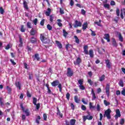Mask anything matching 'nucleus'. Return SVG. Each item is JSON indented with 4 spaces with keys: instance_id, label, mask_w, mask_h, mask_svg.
Listing matches in <instances>:
<instances>
[{
    "instance_id": "f257e3e1",
    "label": "nucleus",
    "mask_w": 125,
    "mask_h": 125,
    "mask_svg": "<svg viewBox=\"0 0 125 125\" xmlns=\"http://www.w3.org/2000/svg\"><path fill=\"white\" fill-rule=\"evenodd\" d=\"M40 40L42 41V42L45 44L49 43L50 42V40L44 37V34H41L40 35Z\"/></svg>"
},
{
    "instance_id": "f03ea898",
    "label": "nucleus",
    "mask_w": 125,
    "mask_h": 125,
    "mask_svg": "<svg viewBox=\"0 0 125 125\" xmlns=\"http://www.w3.org/2000/svg\"><path fill=\"white\" fill-rule=\"evenodd\" d=\"M112 111H111V109H108L104 111V117L105 118V117H107L108 120H110L111 119V113Z\"/></svg>"
},
{
    "instance_id": "7ed1b4c3",
    "label": "nucleus",
    "mask_w": 125,
    "mask_h": 125,
    "mask_svg": "<svg viewBox=\"0 0 125 125\" xmlns=\"http://www.w3.org/2000/svg\"><path fill=\"white\" fill-rule=\"evenodd\" d=\"M87 113L88 114V115L83 116V122H85L86 120H88L89 121H90L92 120V119H93V117H92V116H90V112L88 111L87 112Z\"/></svg>"
},
{
    "instance_id": "20e7f679",
    "label": "nucleus",
    "mask_w": 125,
    "mask_h": 125,
    "mask_svg": "<svg viewBox=\"0 0 125 125\" xmlns=\"http://www.w3.org/2000/svg\"><path fill=\"white\" fill-rule=\"evenodd\" d=\"M37 101H38V100H37V98L34 97L33 98V103L34 105L36 106L37 110H39V109H40V108H41V104L38 103L37 104Z\"/></svg>"
},
{
    "instance_id": "39448f33",
    "label": "nucleus",
    "mask_w": 125,
    "mask_h": 125,
    "mask_svg": "<svg viewBox=\"0 0 125 125\" xmlns=\"http://www.w3.org/2000/svg\"><path fill=\"white\" fill-rule=\"evenodd\" d=\"M115 112L116 114L114 116V118L115 120H117L118 119H119V118L121 117V116H122V115L121 114V111L119 109H116Z\"/></svg>"
},
{
    "instance_id": "423d86ee",
    "label": "nucleus",
    "mask_w": 125,
    "mask_h": 125,
    "mask_svg": "<svg viewBox=\"0 0 125 125\" xmlns=\"http://www.w3.org/2000/svg\"><path fill=\"white\" fill-rule=\"evenodd\" d=\"M105 93L107 97H109V96H110V84L109 83L106 84L105 87Z\"/></svg>"
},
{
    "instance_id": "0eeeda50",
    "label": "nucleus",
    "mask_w": 125,
    "mask_h": 125,
    "mask_svg": "<svg viewBox=\"0 0 125 125\" xmlns=\"http://www.w3.org/2000/svg\"><path fill=\"white\" fill-rule=\"evenodd\" d=\"M66 75L67 77H72L73 75H74V72H73V70H72V69H71V68H67Z\"/></svg>"
},
{
    "instance_id": "6e6552de",
    "label": "nucleus",
    "mask_w": 125,
    "mask_h": 125,
    "mask_svg": "<svg viewBox=\"0 0 125 125\" xmlns=\"http://www.w3.org/2000/svg\"><path fill=\"white\" fill-rule=\"evenodd\" d=\"M59 84H61V83H60L59 81L57 80L54 81L52 83H51V85L53 87L57 86V85H59Z\"/></svg>"
},
{
    "instance_id": "1a4fd4ad",
    "label": "nucleus",
    "mask_w": 125,
    "mask_h": 125,
    "mask_svg": "<svg viewBox=\"0 0 125 125\" xmlns=\"http://www.w3.org/2000/svg\"><path fill=\"white\" fill-rule=\"evenodd\" d=\"M74 65H80L81 63H82V59L81 58L78 57L77 59L76 62H73Z\"/></svg>"
},
{
    "instance_id": "9d476101",
    "label": "nucleus",
    "mask_w": 125,
    "mask_h": 125,
    "mask_svg": "<svg viewBox=\"0 0 125 125\" xmlns=\"http://www.w3.org/2000/svg\"><path fill=\"white\" fill-rule=\"evenodd\" d=\"M104 39L106 40L107 42H111V40H110V35H109V34H105Z\"/></svg>"
},
{
    "instance_id": "9b49d317",
    "label": "nucleus",
    "mask_w": 125,
    "mask_h": 125,
    "mask_svg": "<svg viewBox=\"0 0 125 125\" xmlns=\"http://www.w3.org/2000/svg\"><path fill=\"white\" fill-rule=\"evenodd\" d=\"M77 27H82V22L78 21H75V24L74 25V28H77Z\"/></svg>"
},
{
    "instance_id": "f8f14e48",
    "label": "nucleus",
    "mask_w": 125,
    "mask_h": 125,
    "mask_svg": "<svg viewBox=\"0 0 125 125\" xmlns=\"http://www.w3.org/2000/svg\"><path fill=\"white\" fill-rule=\"evenodd\" d=\"M111 42H112V44L114 47H117V46H118V44L117 43V41H116V39H115V38L112 39Z\"/></svg>"
},
{
    "instance_id": "ddd939ff",
    "label": "nucleus",
    "mask_w": 125,
    "mask_h": 125,
    "mask_svg": "<svg viewBox=\"0 0 125 125\" xmlns=\"http://www.w3.org/2000/svg\"><path fill=\"white\" fill-rule=\"evenodd\" d=\"M83 50H84V54L88 55V46L84 45L83 46Z\"/></svg>"
},
{
    "instance_id": "4468645a",
    "label": "nucleus",
    "mask_w": 125,
    "mask_h": 125,
    "mask_svg": "<svg viewBox=\"0 0 125 125\" xmlns=\"http://www.w3.org/2000/svg\"><path fill=\"white\" fill-rule=\"evenodd\" d=\"M45 86L46 87H47V93H48V94H51V93H52V92L51 91V90H50V88L49 87V84H48V83H47L45 84Z\"/></svg>"
},
{
    "instance_id": "2eb2a0df",
    "label": "nucleus",
    "mask_w": 125,
    "mask_h": 125,
    "mask_svg": "<svg viewBox=\"0 0 125 125\" xmlns=\"http://www.w3.org/2000/svg\"><path fill=\"white\" fill-rule=\"evenodd\" d=\"M23 4L24 8H25L26 10H28V9H29V7H28V2L24 0L23 2Z\"/></svg>"
},
{
    "instance_id": "dca6fc26",
    "label": "nucleus",
    "mask_w": 125,
    "mask_h": 125,
    "mask_svg": "<svg viewBox=\"0 0 125 125\" xmlns=\"http://www.w3.org/2000/svg\"><path fill=\"white\" fill-rule=\"evenodd\" d=\"M88 54L91 58H93L94 57V54H93V50L90 49L89 50Z\"/></svg>"
},
{
    "instance_id": "f3484780",
    "label": "nucleus",
    "mask_w": 125,
    "mask_h": 125,
    "mask_svg": "<svg viewBox=\"0 0 125 125\" xmlns=\"http://www.w3.org/2000/svg\"><path fill=\"white\" fill-rule=\"evenodd\" d=\"M47 10V11H46L45 13L46 16H50V13H51V9L48 8Z\"/></svg>"
},
{
    "instance_id": "a211bd4d",
    "label": "nucleus",
    "mask_w": 125,
    "mask_h": 125,
    "mask_svg": "<svg viewBox=\"0 0 125 125\" xmlns=\"http://www.w3.org/2000/svg\"><path fill=\"white\" fill-rule=\"evenodd\" d=\"M105 63L106 65V67H107L108 69H110V68H111V63L110 62V60H105Z\"/></svg>"
},
{
    "instance_id": "6ab92c4d",
    "label": "nucleus",
    "mask_w": 125,
    "mask_h": 125,
    "mask_svg": "<svg viewBox=\"0 0 125 125\" xmlns=\"http://www.w3.org/2000/svg\"><path fill=\"white\" fill-rule=\"evenodd\" d=\"M57 115H59L61 118H63V114L61 113V112H60V110L58 107H57Z\"/></svg>"
},
{
    "instance_id": "aec40b11",
    "label": "nucleus",
    "mask_w": 125,
    "mask_h": 125,
    "mask_svg": "<svg viewBox=\"0 0 125 125\" xmlns=\"http://www.w3.org/2000/svg\"><path fill=\"white\" fill-rule=\"evenodd\" d=\"M20 44H19V47H22L23 46V39L21 37H20V40H19Z\"/></svg>"
},
{
    "instance_id": "412c9836",
    "label": "nucleus",
    "mask_w": 125,
    "mask_h": 125,
    "mask_svg": "<svg viewBox=\"0 0 125 125\" xmlns=\"http://www.w3.org/2000/svg\"><path fill=\"white\" fill-rule=\"evenodd\" d=\"M56 43L58 46L59 48L61 49L62 47V44H61V42L58 41H56Z\"/></svg>"
},
{
    "instance_id": "4be33fe9",
    "label": "nucleus",
    "mask_w": 125,
    "mask_h": 125,
    "mask_svg": "<svg viewBox=\"0 0 125 125\" xmlns=\"http://www.w3.org/2000/svg\"><path fill=\"white\" fill-rule=\"evenodd\" d=\"M41 119L42 118H41V116L38 115L35 120L36 124L40 125V120H41Z\"/></svg>"
},
{
    "instance_id": "5701e85b",
    "label": "nucleus",
    "mask_w": 125,
    "mask_h": 125,
    "mask_svg": "<svg viewBox=\"0 0 125 125\" xmlns=\"http://www.w3.org/2000/svg\"><path fill=\"white\" fill-rule=\"evenodd\" d=\"M37 60V61H40V59H41V58L39 57V54H35L34 55V60Z\"/></svg>"
},
{
    "instance_id": "b1692460",
    "label": "nucleus",
    "mask_w": 125,
    "mask_h": 125,
    "mask_svg": "<svg viewBox=\"0 0 125 125\" xmlns=\"http://www.w3.org/2000/svg\"><path fill=\"white\" fill-rule=\"evenodd\" d=\"M74 38L75 39V42L76 43H78V44H79L80 43V39H79V38H78V36L75 35L74 36Z\"/></svg>"
},
{
    "instance_id": "393cba45",
    "label": "nucleus",
    "mask_w": 125,
    "mask_h": 125,
    "mask_svg": "<svg viewBox=\"0 0 125 125\" xmlns=\"http://www.w3.org/2000/svg\"><path fill=\"white\" fill-rule=\"evenodd\" d=\"M61 19H58L57 20V24L59 26V27H62V26H63V24H62V23H61Z\"/></svg>"
},
{
    "instance_id": "a878e982",
    "label": "nucleus",
    "mask_w": 125,
    "mask_h": 125,
    "mask_svg": "<svg viewBox=\"0 0 125 125\" xmlns=\"http://www.w3.org/2000/svg\"><path fill=\"white\" fill-rule=\"evenodd\" d=\"M30 35H31V36H35V35H36V31L35 30V29H34L33 28H32V29L30 30Z\"/></svg>"
},
{
    "instance_id": "bb28decb",
    "label": "nucleus",
    "mask_w": 125,
    "mask_h": 125,
    "mask_svg": "<svg viewBox=\"0 0 125 125\" xmlns=\"http://www.w3.org/2000/svg\"><path fill=\"white\" fill-rule=\"evenodd\" d=\"M105 80V75L103 74L99 78V82H103Z\"/></svg>"
},
{
    "instance_id": "cd10ccee",
    "label": "nucleus",
    "mask_w": 125,
    "mask_h": 125,
    "mask_svg": "<svg viewBox=\"0 0 125 125\" xmlns=\"http://www.w3.org/2000/svg\"><path fill=\"white\" fill-rule=\"evenodd\" d=\"M15 85H16L17 87H19V90L21 89V83L20 82H18V83L17 82L15 83Z\"/></svg>"
},
{
    "instance_id": "c85d7f7f",
    "label": "nucleus",
    "mask_w": 125,
    "mask_h": 125,
    "mask_svg": "<svg viewBox=\"0 0 125 125\" xmlns=\"http://www.w3.org/2000/svg\"><path fill=\"white\" fill-rule=\"evenodd\" d=\"M30 42L32 43H35V42H37V39L35 37H32L30 39Z\"/></svg>"
},
{
    "instance_id": "c756f323",
    "label": "nucleus",
    "mask_w": 125,
    "mask_h": 125,
    "mask_svg": "<svg viewBox=\"0 0 125 125\" xmlns=\"http://www.w3.org/2000/svg\"><path fill=\"white\" fill-rule=\"evenodd\" d=\"M76 119H71L70 121V125H76Z\"/></svg>"
},
{
    "instance_id": "7c9ffc66",
    "label": "nucleus",
    "mask_w": 125,
    "mask_h": 125,
    "mask_svg": "<svg viewBox=\"0 0 125 125\" xmlns=\"http://www.w3.org/2000/svg\"><path fill=\"white\" fill-rule=\"evenodd\" d=\"M119 40L121 42H124V38H123V36H122L121 33L119 34Z\"/></svg>"
},
{
    "instance_id": "2f4dec72",
    "label": "nucleus",
    "mask_w": 125,
    "mask_h": 125,
    "mask_svg": "<svg viewBox=\"0 0 125 125\" xmlns=\"http://www.w3.org/2000/svg\"><path fill=\"white\" fill-rule=\"evenodd\" d=\"M87 22H84L83 25V30L86 29V28H87Z\"/></svg>"
},
{
    "instance_id": "473e14b6",
    "label": "nucleus",
    "mask_w": 125,
    "mask_h": 125,
    "mask_svg": "<svg viewBox=\"0 0 125 125\" xmlns=\"http://www.w3.org/2000/svg\"><path fill=\"white\" fill-rule=\"evenodd\" d=\"M24 113H25V115L27 117L30 116V112H29V109H26L25 110L23 111Z\"/></svg>"
},
{
    "instance_id": "72a5a7b5",
    "label": "nucleus",
    "mask_w": 125,
    "mask_h": 125,
    "mask_svg": "<svg viewBox=\"0 0 125 125\" xmlns=\"http://www.w3.org/2000/svg\"><path fill=\"white\" fill-rule=\"evenodd\" d=\"M54 19V16H53V15H51L49 16V21L51 22V23H52L53 22Z\"/></svg>"
},
{
    "instance_id": "f704fd0d",
    "label": "nucleus",
    "mask_w": 125,
    "mask_h": 125,
    "mask_svg": "<svg viewBox=\"0 0 125 125\" xmlns=\"http://www.w3.org/2000/svg\"><path fill=\"white\" fill-rule=\"evenodd\" d=\"M74 101L75 102H76V103H79L80 100H79V98L78 97V96H75Z\"/></svg>"
},
{
    "instance_id": "c9c22d12",
    "label": "nucleus",
    "mask_w": 125,
    "mask_h": 125,
    "mask_svg": "<svg viewBox=\"0 0 125 125\" xmlns=\"http://www.w3.org/2000/svg\"><path fill=\"white\" fill-rule=\"evenodd\" d=\"M89 107L90 110H92V109H95V106L92 105V103L91 102L89 103Z\"/></svg>"
},
{
    "instance_id": "e433bc0d",
    "label": "nucleus",
    "mask_w": 125,
    "mask_h": 125,
    "mask_svg": "<svg viewBox=\"0 0 125 125\" xmlns=\"http://www.w3.org/2000/svg\"><path fill=\"white\" fill-rule=\"evenodd\" d=\"M26 25L28 29H32V23L30 22H27Z\"/></svg>"
},
{
    "instance_id": "4c0bfd02",
    "label": "nucleus",
    "mask_w": 125,
    "mask_h": 125,
    "mask_svg": "<svg viewBox=\"0 0 125 125\" xmlns=\"http://www.w3.org/2000/svg\"><path fill=\"white\" fill-rule=\"evenodd\" d=\"M119 85L120 86H122V87H124V85H125V84L124 83V81H123L122 80H121L120 81H119Z\"/></svg>"
},
{
    "instance_id": "58836bf2",
    "label": "nucleus",
    "mask_w": 125,
    "mask_h": 125,
    "mask_svg": "<svg viewBox=\"0 0 125 125\" xmlns=\"http://www.w3.org/2000/svg\"><path fill=\"white\" fill-rule=\"evenodd\" d=\"M91 93L92 95L93 98L94 99H96V96L95 95V93L94 92V91L93 90V89H92Z\"/></svg>"
},
{
    "instance_id": "ea45409f",
    "label": "nucleus",
    "mask_w": 125,
    "mask_h": 125,
    "mask_svg": "<svg viewBox=\"0 0 125 125\" xmlns=\"http://www.w3.org/2000/svg\"><path fill=\"white\" fill-rule=\"evenodd\" d=\"M25 31H26V29L24 28V25H21V33H24Z\"/></svg>"
},
{
    "instance_id": "a19ab883",
    "label": "nucleus",
    "mask_w": 125,
    "mask_h": 125,
    "mask_svg": "<svg viewBox=\"0 0 125 125\" xmlns=\"http://www.w3.org/2000/svg\"><path fill=\"white\" fill-rule=\"evenodd\" d=\"M62 31L63 33V37H64V38H66L67 36L68 35V32H67L65 29H63Z\"/></svg>"
},
{
    "instance_id": "79ce46f5",
    "label": "nucleus",
    "mask_w": 125,
    "mask_h": 125,
    "mask_svg": "<svg viewBox=\"0 0 125 125\" xmlns=\"http://www.w3.org/2000/svg\"><path fill=\"white\" fill-rule=\"evenodd\" d=\"M78 83L80 84L79 85H82L83 84V80L80 79L78 81Z\"/></svg>"
},
{
    "instance_id": "37998d69",
    "label": "nucleus",
    "mask_w": 125,
    "mask_h": 125,
    "mask_svg": "<svg viewBox=\"0 0 125 125\" xmlns=\"http://www.w3.org/2000/svg\"><path fill=\"white\" fill-rule=\"evenodd\" d=\"M79 87L81 90H84L85 89V87H84V86L83 85H79Z\"/></svg>"
},
{
    "instance_id": "c03bdc74",
    "label": "nucleus",
    "mask_w": 125,
    "mask_h": 125,
    "mask_svg": "<svg viewBox=\"0 0 125 125\" xmlns=\"http://www.w3.org/2000/svg\"><path fill=\"white\" fill-rule=\"evenodd\" d=\"M104 103L105 106H108V105H110L111 104L110 102H108L106 100L104 101Z\"/></svg>"
},
{
    "instance_id": "a18cd8bd",
    "label": "nucleus",
    "mask_w": 125,
    "mask_h": 125,
    "mask_svg": "<svg viewBox=\"0 0 125 125\" xmlns=\"http://www.w3.org/2000/svg\"><path fill=\"white\" fill-rule=\"evenodd\" d=\"M6 89L7 90V91H8L9 93H10V92L12 91V89H11V88L10 87H9V86H6Z\"/></svg>"
},
{
    "instance_id": "49530a36",
    "label": "nucleus",
    "mask_w": 125,
    "mask_h": 125,
    "mask_svg": "<svg viewBox=\"0 0 125 125\" xmlns=\"http://www.w3.org/2000/svg\"><path fill=\"white\" fill-rule=\"evenodd\" d=\"M43 118L44 121H47V115H46V114L44 113L43 114Z\"/></svg>"
},
{
    "instance_id": "de8ad7c7",
    "label": "nucleus",
    "mask_w": 125,
    "mask_h": 125,
    "mask_svg": "<svg viewBox=\"0 0 125 125\" xmlns=\"http://www.w3.org/2000/svg\"><path fill=\"white\" fill-rule=\"evenodd\" d=\"M0 14H3L4 13V10L2 7H0Z\"/></svg>"
},
{
    "instance_id": "09e8293b",
    "label": "nucleus",
    "mask_w": 125,
    "mask_h": 125,
    "mask_svg": "<svg viewBox=\"0 0 125 125\" xmlns=\"http://www.w3.org/2000/svg\"><path fill=\"white\" fill-rule=\"evenodd\" d=\"M47 28L48 29V30H49V31H51V30H52V26H51L50 24H47Z\"/></svg>"
},
{
    "instance_id": "8fccbe9b",
    "label": "nucleus",
    "mask_w": 125,
    "mask_h": 125,
    "mask_svg": "<svg viewBox=\"0 0 125 125\" xmlns=\"http://www.w3.org/2000/svg\"><path fill=\"white\" fill-rule=\"evenodd\" d=\"M81 109L83 110V111H85V110H86V107L85 105L82 104L81 106Z\"/></svg>"
},
{
    "instance_id": "3c124183",
    "label": "nucleus",
    "mask_w": 125,
    "mask_h": 125,
    "mask_svg": "<svg viewBox=\"0 0 125 125\" xmlns=\"http://www.w3.org/2000/svg\"><path fill=\"white\" fill-rule=\"evenodd\" d=\"M58 87L59 88L60 92H62V84H59L58 86Z\"/></svg>"
},
{
    "instance_id": "603ef678",
    "label": "nucleus",
    "mask_w": 125,
    "mask_h": 125,
    "mask_svg": "<svg viewBox=\"0 0 125 125\" xmlns=\"http://www.w3.org/2000/svg\"><path fill=\"white\" fill-rule=\"evenodd\" d=\"M87 82L90 84V85H92V84H93V82L91 81V79H88Z\"/></svg>"
},
{
    "instance_id": "864d4df0",
    "label": "nucleus",
    "mask_w": 125,
    "mask_h": 125,
    "mask_svg": "<svg viewBox=\"0 0 125 125\" xmlns=\"http://www.w3.org/2000/svg\"><path fill=\"white\" fill-rule=\"evenodd\" d=\"M91 30V36H92V37H95V36H96V33H95V32L92 31V30L90 29Z\"/></svg>"
},
{
    "instance_id": "5fc2aeb1",
    "label": "nucleus",
    "mask_w": 125,
    "mask_h": 125,
    "mask_svg": "<svg viewBox=\"0 0 125 125\" xmlns=\"http://www.w3.org/2000/svg\"><path fill=\"white\" fill-rule=\"evenodd\" d=\"M116 13L117 16H120V9H119V8H117L116 9Z\"/></svg>"
},
{
    "instance_id": "6e6d98bb",
    "label": "nucleus",
    "mask_w": 125,
    "mask_h": 125,
    "mask_svg": "<svg viewBox=\"0 0 125 125\" xmlns=\"http://www.w3.org/2000/svg\"><path fill=\"white\" fill-rule=\"evenodd\" d=\"M104 6L105 8H108V9L110 8V5L109 4L105 3L104 5Z\"/></svg>"
},
{
    "instance_id": "4d7b16f0",
    "label": "nucleus",
    "mask_w": 125,
    "mask_h": 125,
    "mask_svg": "<svg viewBox=\"0 0 125 125\" xmlns=\"http://www.w3.org/2000/svg\"><path fill=\"white\" fill-rule=\"evenodd\" d=\"M3 101V99H2V98H0V104L1 106L4 105Z\"/></svg>"
},
{
    "instance_id": "13d9d810",
    "label": "nucleus",
    "mask_w": 125,
    "mask_h": 125,
    "mask_svg": "<svg viewBox=\"0 0 125 125\" xmlns=\"http://www.w3.org/2000/svg\"><path fill=\"white\" fill-rule=\"evenodd\" d=\"M33 22L34 23V25H37L38 24V19H35L33 21Z\"/></svg>"
},
{
    "instance_id": "bf43d9fd",
    "label": "nucleus",
    "mask_w": 125,
    "mask_h": 125,
    "mask_svg": "<svg viewBox=\"0 0 125 125\" xmlns=\"http://www.w3.org/2000/svg\"><path fill=\"white\" fill-rule=\"evenodd\" d=\"M26 95L27 97H29V98H31V97H32V95L30 94V92H29V91H27Z\"/></svg>"
},
{
    "instance_id": "052dcab7",
    "label": "nucleus",
    "mask_w": 125,
    "mask_h": 125,
    "mask_svg": "<svg viewBox=\"0 0 125 125\" xmlns=\"http://www.w3.org/2000/svg\"><path fill=\"white\" fill-rule=\"evenodd\" d=\"M44 21H45L44 19H43L42 20V21L40 22V25L41 26H44Z\"/></svg>"
},
{
    "instance_id": "680f3d73",
    "label": "nucleus",
    "mask_w": 125,
    "mask_h": 125,
    "mask_svg": "<svg viewBox=\"0 0 125 125\" xmlns=\"http://www.w3.org/2000/svg\"><path fill=\"white\" fill-rule=\"evenodd\" d=\"M66 99H67V100H69L70 99V93L67 92L66 94Z\"/></svg>"
},
{
    "instance_id": "e2e57ef3",
    "label": "nucleus",
    "mask_w": 125,
    "mask_h": 125,
    "mask_svg": "<svg viewBox=\"0 0 125 125\" xmlns=\"http://www.w3.org/2000/svg\"><path fill=\"white\" fill-rule=\"evenodd\" d=\"M121 94L122 95H124V96H125V88H123V90L121 91Z\"/></svg>"
},
{
    "instance_id": "0e129e2a",
    "label": "nucleus",
    "mask_w": 125,
    "mask_h": 125,
    "mask_svg": "<svg viewBox=\"0 0 125 125\" xmlns=\"http://www.w3.org/2000/svg\"><path fill=\"white\" fill-rule=\"evenodd\" d=\"M86 12L85 11V10H84V9L81 10V14H82V15H85Z\"/></svg>"
},
{
    "instance_id": "69168bd1",
    "label": "nucleus",
    "mask_w": 125,
    "mask_h": 125,
    "mask_svg": "<svg viewBox=\"0 0 125 125\" xmlns=\"http://www.w3.org/2000/svg\"><path fill=\"white\" fill-rule=\"evenodd\" d=\"M60 13H61V14H64V10L61 8L60 9Z\"/></svg>"
},
{
    "instance_id": "338daca9",
    "label": "nucleus",
    "mask_w": 125,
    "mask_h": 125,
    "mask_svg": "<svg viewBox=\"0 0 125 125\" xmlns=\"http://www.w3.org/2000/svg\"><path fill=\"white\" fill-rule=\"evenodd\" d=\"M125 124V119H122L120 121V125H124Z\"/></svg>"
},
{
    "instance_id": "774afa93",
    "label": "nucleus",
    "mask_w": 125,
    "mask_h": 125,
    "mask_svg": "<svg viewBox=\"0 0 125 125\" xmlns=\"http://www.w3.org/2000/svg\"><path fill=\"white\" fill-rule=\"evenodd\" d=\"M97 110L98 112L100 111V105L99 104L97 105Z\"/></svg>"
}]
</instances>
